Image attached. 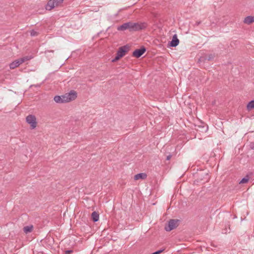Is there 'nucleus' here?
<instances>
[{"instance_id":"obj_1","label":"nucleus","mask_w":254,"mask_h":254,"mask_svg":"<svg viewBox=\"0 0 254 254\" xmlns=\"http://www.w3.org/2000/svg\"><path fill=\"white\" fill-rule=\"evenodd\" d=\"M145 27L146 24L145 23L127 22L118 26L117 27V30L119 31H124L126 30H129L130 31H136L142 29Z\"/></svg>"},{"instance_id":"obj_2","label":"nucleus","mask_w":254,"mask_h":254,"mask_svg":"<svg viewBox=\"0 0 254 254\" xmlns=\"http://www.w3.org/2000/svg\"><path fill=\"white\" fill-rule=\"evenodd\" d=\"M64 0H48L45 5L47 10L51 11L55 7L61 6Z\"/></svg>"},{"instance_id":"obj_3","label":"nucleus","mask_w":254,"mask_h":254,"mask_svg":"<svg viewBox=\"0 0 254 254\" xmlns=\"http://www.w3.org/2000/svg\"><path fill=\"white\" fill-rule=\"evenodd\" d=\"M129 51V47L128 46H125L120 47L117 53V56L113 60V62H115L119 60L121 58L123 57Z\"/></svg>"},{"instance_id":"obj_4","label":"nucleus","mask_w":254,"mask_h":254,"mask_svg":"<svg viewBox=\"0 0 254 254\" xmlns=\"http://www.w3.org/2000/svg\"><path fill=\"white\" fill-rule=\"evenodd\" d=\"M26 122L29 125L32 129H34L38 126V122L35 116L29 115L26 118Z\"/></svg>"},{"instance_id":"obj_5","label":"nucleus","mask_w":254,"mask_h":254,"mask_svg":"<svg viewBox=\"0 0 254 254\" xmlns=\"http://www.w3.org/2000/svg\"><path fill=\"white\" fill-rule=\"evenodd\" d=\"M64 99L66 103L70 102L75 100L77 97V93L74 90H71L69 92L64 95Z\"/></svg>"},{"instance_id":"obj_6","label":"nucleus","mask_w":254,"mask_h":254,"mask_svg":"<svg viewBox=\"0 0 254 254\" xmlns=\"http://www.w3.org/2000/svg\"><path fill=\"white\" fill-rule=\"evenodd\" d=\"M31 57L29 58L28 57H25L16 60L9 64V67L11 69H14L15 68L18 67L19 65H20L24 62L31 59Z\"/></svg>"},{"instance_id":"obj_7","label":"nucleus","mask_w":254,"mask_h":254,"mask_svg":"<svg viewBox=\"0 0 254 254\" xmlns=\"http://www.w3.org/2000/svg\"><path fill=\"white\" fill-rule=\"evenodd\" d=\"M178 225V220L172 219L168 222V224L165 227V229L167 231H170L176 228Z\"/></svg>"},{"instance_id":"obj_8","label":"nucleus","mask_w":254,"mask_h":254,"mask_svg":"<svg viewBox=\"0 0 254 254\" xmlns=\"http://www.w3.org/2000/svg\"><path fill=\"white\" fill-rule=\"evenodd\" d=\"M145 52L144 48L137 49L133 53V56L135 58H139Z\"/></svg>"},{"instance_id":"obj_9","label":"nucleus","mask_w":254,"mask_h":254,"mask_svg":"<svg viewBox=\"0 0 254 254\" xmlns=\"http://www.w3.org/2000/svg\"><path fill=\"white\" fill-rule=\"evenodd\" d=\"M179 44V40L178 38L177 34H175L172 38V41H171L170 43V46L171 47H176L178 46Z\"/></svg>"},{"instance_id":"obj_10","label":"nucleus","mask_w":254,"mask_h":254,"mask_svg":"<svg viewBox=\"0 0 254 254\" xmlns=\"http://www.w3.org/2000/svg\"><path fill=\"white\" fill-rule=\"evenodd\" d=\"M64 95L62 96H55L54 100L57 103H66L64 99Z\"/></svg>"},{"instance_id":"obj_11","label":"nucleus","mask_w":254,"mask_h":254,"mask_svg":"<svg viewBox=\"0 0 254 254\" xmlns=\"http://www.w3.org/2000/svg\"><path fill=\"white\" fill-rule=\"evenodd\" d=\"M146 177H147L146 174L142 173H139V174L135 175L134 176V180H136V181L138 180H144L146 178Z\"/></svg>"},{"instance_id":"obj_12","label":"nucleus","mask_w":254,"mask_h":254,"mask_svg":"<svg viewBox=\"0 0 254 254\" xmlns=\"http://www.w3.org/2000/svg\"><path fill=\"white\" fill-rule=\"evenodd\" d=\"M246 24H250L254 22V16H248L245 17L243 21Z\"/></svg>"},{"instance_id":"obj_13","label":"nucleus","mask_w":254,"mask_h":254,"mask_svg":"<svg viewBox=\"0 0 254 254\" xmlns=\"http://www.w3.org/2000/svg\"><path fill=\"white\" fill-rule=\"evenodd\" d=\"M91 217L93 220L96 222L98 221L99 218V215L97 212L94 211L92 213Z\"/></svg>"},{"instance_id":"obj_14","label":"nucleus","mask_w":254,"mask_h":254,"mask_svg":"<svg viewBox=\"0 0 254 254\" xmlns=\"http://www.w3.org/2000/svg\"><path fill=\"white\" fill-rule=\"evenodd\" d=\"M33 227L32 225L27 226L24 227L23 230L25 233L31 232L33 230Z\"/></svg>"},{"instance_id":"obj_15","label":"nucleus","mask_w":254,"mask_h":254,"mask_svg":"<svg viewBox=\"0 0 254 254\" xmlns=\"http://www.w3.org/2000/svg\"><path fill=\"white\" fill-rule=\"evenodd\" d=\"M247 109L248 110H251L252 109L254 108V100L251 101L250 102L247 106Z\"/></svg>"},{"instance_id":"obj_16","label":"nucleus","mask_w":254,"mask_h":254,"mask_svg":"<svg viewBox=\"0 0 254 254\" xmlns=\"http://www.w3.org/2000/svg\"><path fill=\"white\" fill-rule=\"evenodd\" d=\"M249 180V177L247 176L243 178L239 183V184H246L248 182Z\"/></svg>"},{"instance_id":"obj_17","label":"nucleus","mask_w":254,"mask_h":254,"mask_svg":"<svg viewBox=\"0 0 254 254\" xmlns=\"http://www.w3.org/2000/svg\"><path fill=\"white\" fill-rule=\"evenodd\" d=\"M250 147L252 149H254V142H251V143H250Z\"/></svg>"},{"instance_id":"obj_18","label":"nucleus","mask_w":254,"mask_h":254,"mask_svg":"<svg viewBox=\"0 0 254 254\" xmlns=\"http://www.w3.org/2000/svg\"><path fill=\"white\" fill-rule=\"evenodd\" d=\"M31 35L32 36H36L37 35V33L36 32V31H32L31 32Z\"/></svg>"},{"instance_id":"obj_19","label":"nucleus","mask_w":254,"mask_h":254,"mask_svg":"<svg viewBox=\"0 0 254 254\" xmlns=\"http://www.w3.org/2000/svg\"><path fill=\"white\" fill-rule=\"evenodd\" d=\"M66 254H71L72 253V251H67L65 252Z\"/></svg>"}]
</instances>
